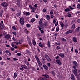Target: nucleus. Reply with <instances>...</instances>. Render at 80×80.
Segmentation results:
<instances>
[{
    "instance_id": "1",
    "label": "nucleus",
    "mask_w": 80,
    "mask_h": 80,
    "mask_svg": "<svg viewBox=\"0 0 80 80\" xmlns=\"http://www.w3.org/2000/svg\"><path fill=\"white\" fill-rule=\"evenodd\" d=\"M20 22L22 25H24V21L23 18H21L20 19Z\"/></svg>"
},
{
    "instance_id": "2",
    "label": "nucleus",
    "mask_w": 80,
    "mask_h": 80,
    "mask_svg": "<svg viewBox=\"0 0 80 80\" xmlns=\"http://www.w3.org/2000/svg\"><path fill=\"white\" fill-rule=\"evenodd\" d=\"M45 57L46 58V59L49 62H50V61H51V59H50V57H49V56L47 54H45Z\"/></svg>"
},
{
    "instance_id": "3",
    "label": "nucleus",
    "mask_w": 80,
    "mask_h": 80,
    "mask_svg": "<svg viewBox=\"0 0 80 80\" xmlns=\"http://www.w3.org/2000/svg\"><path fill=\"white\" fill-rule=\"evenodd\" d=\"M4 52L5 53H6V54L7 53L8 55H9L10 56L11 55H12L11 52H10V51H9V50H6Z\"/></svg>"
},
{
    "instance_id": "4",
    "label": "nucleus",
    "mask_w": 80,
    "mask_h": 80,
    "mask_svg": "<svg viewBox=\"0 0 80 80\" xmlns=\"http://www.w3.org/2000/svg\"><path fill=\"white\" fill-rule=\"evenodd\" d=\"M1 5L4 7H8V4L6 2H3L1 3Z\"/></svg>"
},
{
    "instance_id": "5",
    "label": "nucleus",
    "mask_w": 80,
    "mask_h": 80,
    "mask_svg": "<svg viewBox=\"0 0 80 80\" xmlns=\"http://www.w3.org/2000/svg\"><path fill=\"white\" fill-rule=\"evenodd\" d=\"M11 36L10 34H7L5 36V38L8 39L10 38Z\"/></svg>"
},
{
    "instance_id": "6",
    "label": "nucleus",
    "mask_w": 80,
    "mask_h": 80,
    "mask_svg": "<svg viewBox=\"0 0 80 80\" xmlns=\"http://www.w3.org/2000/svg\"><path fill=\"white\" fill-rule=\"evenodd\" d=\"M71 78L72 80H75V76L73 74H72L71 76Z\"/></svg>"
},
{
    "instance_id": "7",
    "label": "nucleus",
    "mask_w": 80,
    "mask_h": 80,
    "mask_svg": "<svg viewBox=\"0 0 80 80\" xmlns=\"http://www.w3.org/2000/svg\"><path fill=\"white\" fill-rule=\"evenodd\" d=\"M72 40L74 43H77V39L76 37H73L72 39Z\"/></svg>"
},
{
    "instance_id": "8",
    "label": "nucleus",
    "mask_w": 80,
    "mask_h": 80,
    "mask_svg": "<svg viewBox=\"0 0 80 80\" xmlns=\"http://www.w3.org/2000/svg\"><path fill=\"white\" fill-rule=\"evenodd\" d=\"M73 32V30H70L68 31H67L66 32V34H69V33H71Z\"/></svg>"
},
{
    "instance_id": "9",
    "label": "nucleus",
    "mask_w": 80,
    "mask_h": 80,
    "mask_svg": "<svg viewBox=\"0 0 80 80\" xmlns=\"http://www.w3.org/2000/svg\"><path fill=\"white\" fill-rule=\"evenodd\" d=\"M56 62L58 64V65H62V62H60V59H58L56 60Z\"/></svg>"
},
{
    "instance_id": "10",
    "label": "nucleus",
    "mask_w": 80,
    "mask_h": 80,
    "mask_svg": "<svg viewBox=\"0 0 80 80\" xmlns=\"http://www.w3.org/2000/svg\"><path fill=\"white\" fill-rule=\"evenodd\" d=\"M5 26H4V24L2 23L0 24V28L2 29L4 28Z\"/></svg>"
},
{
    "instance_id": "11",
    "label": "nucleus",
    "mask_w": 80,
    "mask_h": 80,
    "mask_svg": "<svg viewBox=\"0 0 80 80\" xmlns=\"http://www.w3.org/2000/svg\"><path fill=\"white\" fill-rule=\"evenodd\" d=\"M18 75V73L16 72H15L14 73V76H13L14 79H15V78H16V77H17Z\"/></svg>"
},
{
    "instance_id": "12",
    "label": "nucleus",
    "mask_w": 80,
    "mask_h": 80,
    "mask_svg": "<svg viewBox=\"0 0 80 80\" xmlns=\"http://www.w3.org/2000/svg\"><path fill=\"white\" fill-rule=\"evenodd\" d=\"M35 58L37 60V62H38V61H39L40 60L39 58L38 57V56L37 55L35 56Z\"/></svg>"
},
{
    "instance_id": "13",
    "label": "nucleus",
    "mask_w": 80,
    "mask_h": 80,
    "mask_svg": "<svg viewBox=\"0 0 80 80\" xmlns=\"http://www.w3.org/2000/svg\"><path fill=\"white\" fill-rule=\"evenodd\" d=\"M73 64L76 66V67L78 66V63L75 61H74L73 62Z\"/></svg>"
},
{
    "instance_id": "14",
    "label": "nucleus",
    "mask_w": 80,
    "mask_h": 80,
    "mask_svg": "<svg viewBox=\"0 0 80 80\" xmlns=\"http://www.w3.org/2000/svg\"><path fill=\"white\" fill-rule=\"evenodd\" d=\"M46 19H47V20H49L50 18V15H47L46 16Z\"/></svg>"
},
{
    "instance_id": "15",
    "label": "nucleus",
    "mask_w": 80,
    "mask_h": 80,
    "mask_svg": "<svg viewBox=\"0 0 80 80\" xmlns=\"http://www.w3.org/2000/svg\"><path fill=\"white\" fill-rule=\"evenodd\" d=\"M43 66L44 69H45V70L48 69V67H47V66L45 65V64Z\"/></svg>"
},
{
    "instance_id": "16",
    "label": "nucleus",
    "mask_w": 80,
    "mask_h": 80,
    "mask_svg": "<svg viewBox=\"0 0 80 80\" xmlns=\"http://www.w3.org/2000/svg\"><path fill=\"white\" fill-rule=\"evenodd\" d=\"M59 56H61V57H62L63 58L65 57V55L63 53H60L58 54Z\"/></svg>"
},
{
    "instance_id": "17",
    "label": "nucleus",
    "mask_w": 80,
    "mask_h": 80,
    "mask_svg": "<svg viewBox=\"0 0 80 80\" xmlns=\"http://www.w3.org/2000/svg\"><path fill=\"white\" fill-rule=\"evenodd\" d=\"M25 32L27 35H28L30 33V32H29V31H28L27 29L25 30Z\"/></svg>"
},
{
    "instance_id": "18",
    "label": "nucleus",
    "mask_w": 80,
    "mask_h": 80,
    "mask_svg": "<svg viewBox=\"0 0 80 80\" xmlns=\"http://www.w3.org/2000/svg\"><path fill=\"white\" fill-rule=\"evenodd\" d=\"M21 67L23 68H27L28 67L25 65H22L21 66Z\"/></svg>"
},
{
    "instance_id": "19",
    "label": "nucleus",
    "mask_w": 80,
    "mask_h": 80,
    "mask_svg": "<svg viewBox=\"0 0 80 80\" xmlns=\"http://www.w3.org/2000/svg\"><path fill=\"white\" fill-rule=\"evenodd\" d=\"M29 7L30 8V9H32V10H33V9H36V8L33 7V6H32L31 5H29Z\"/></svg>"
},
{
    "instance_id": "20",
    "label": "nucleus",
    "mask_w": 80,
    "mask_h": 80,
    "mask_svg": "<svg viewBox=\"0 0 80 80\" xmlns=\"http://www.w3.org/2000/svg\"><path fill=\"white\" fill-rule=\"evenodd\" d=\"M43 22V19L41 18L39 22V24H41V23H42V22Z\"/></svg>"
},
{
    "instance_id": "21",
    "label": "nucleus",
    "mask_w": 80,
    "mask_h": 80,
    "mask_svg": "<svg viewBox=\"0 0 80 80\" xmlns=\"http://www.w3.org/2000/svg\"><path fill=\"white\" fill-rule=\"evenodd\" d=\"M73 72L75 76L77 75V71H73Z\"/></svg>"
},
{
    "instance_id": "22",
    "label": "nucleus",
    "mask_w": 80,
    "mask_h": 80,
    "mask_svg": "<svg viewBox=\"0 0 80 80\" xmlns=\"http://www.w3.org/2000/svg\"><path fill=\"white\" fill-rule=\"evenodd\" d=\"M32 43L34 46H35V45H36V42H35V40H32Z\"/></svg>"
},
{
    "instance_id": "23",
    "label": "nucleus",
    "mask_w": 80,
    "mask_h": 80,
    "mask_svg": "<svg viewBox=\"0 0 80 80\" xmlns=\"http://www.w3.org/2000/svg\"><path fill=\"white\" fill-rule=\"evenodd\" d=\"M3 13V10H1V11L0 13V16H1V17L2 16Z\"/></svg>"
},
{
    "instance_id": "24",
    "label": "nucleus",
    "mask_w": 80,
    "mask_h": 80,
    "mask_svg": "<svg viewBox=\"0 0 80 80\" xmlns=\"http://www.w3.org/2000/svg\"><path fill=\"white\" fill-rule=\"evenodd\" d=\"M60 25L62 27V28H63V27H64V24H63V23L61 22L60 23Z\"/></svg>"
},
{
    "instance_id": "25",
    "label": "nucleus",
    "mask_w": 80,
    "mask_h": 80,
    "mask_svg": "<svg viewBox=\"0 0 80 80\" xmlns=\"http://www.w3.org/2000/svg\"><path fill=\"white\" fill-rule=\"evenodd\" d=\"M65 11L66 12H70V9L68 8H66L65 9Z\"/></svg>"
},
{
    "instance_id": "26",
    "label": "nucleus",
    "mask_w": 80,
    "mask_h": 80,
    "mask_svg": "<svg viewBox=\"0 0 80 80\" xmlns=\"http://www.w3.org/2000/svg\"><path fill=\"white\" fill-rule=\"evenodd\" d=\"M48 47H49V48H50V41H48Z\"/></svg>"
},
{
    "instance_id": "27",
    "label": "nucleus",
    "mask_w": 80,
    "mask_h": 80,
    "mask_svg": "<svg viewBox=\"0 0 80 80\" xmlns=\"http://www.w3.org/2000/svg\"><path fill=\"white\" fill-rule=\"evenodd\" d=\"M73 68H74V70L73 71H77V68H76V67L75 66H73Z\"/></svg>"
},
{
    "instance_id": "28",
    "label": "nucleus",
    "mask_w": 80,
    "mask_h": 80,
    "mask_svg": "<svg viewBox=\"0 0 80 80\" xmlns=\"http://www.w3.org/2000/svg\"><path fill=\"white\" fill-rule=\"evenodd\" d=\"M37 62H38V64L39 65V66L40 67V66H41L42 65V63H41V62H40V61H37Z\"/></svg>"
},
{
    "instance_id": "29",
    "label": "nucleus",
    "mask_w": 80,
    "mask_h": 80,
    "mask_svg": "<svg viewBox=\"0 0 80 80\" xmlns=\"http://www.w3.org/2000/svg\"><path fill=\"white\" fill-rule=\"evenodd\" d=\"M35 19L32 18L31 20V23H33L35 22Z\"/></svg>"
},
{
    "instance_id": "30",
    "label": "nucleus",
    "mask_w": 80,
    "mask_h": 80,
    "mask_svg": "<svg viewBox=\"0 0 80 80\" xmlns=\"http://www.w3.org/2000/svg\"><path fill=\"white\" fill-rule=\"evenodd\" d=\"M61 40L62 41H63V42H66V41H67V40H66L65 39L63 38H61Z\"/></svg>"
},
{
    "instance_id": "31",
    "label": "nucleus",
    "mask_w": 80,
    "mask_h": 80,
    "mask_svg": "<svg viewBox=\"0 0 80 80\" xmlns=\"http://www.w3.org/2000/svg\"><path fill=\"white\" fill-rule=\"evenodd\" d=\"M43 76H45L46 78H49V76L48 75H44Z\"/></svg>"
},
{
    "instance_id": "32",
    "label": "nucleus",
    "mask_w": 80,
    "mask_h": 80,
    "mask_svg": "<svg viewBox=\"0 0 80 80\" xmlns=\"http://www.w3.org/2000/svg\"><path fill=\"white\" fill-rule=\"evenodd\" d=\"M26 27H28V28H29V27H31V25L30 24H26Z\"/></svg>"
},
{
    "instance_id": "33",
    "label": "nucleus",
    "mask_w": 80,
    "mask_h": 80,
    "mask_svg": "<svg viewBox=\"0 0 80 80\" xmlns=\"http://www.w3.org/2000/svg\"><path fill=\"white\" fill-rule=\"evenodd\" d=\"M12 29L14 30H17V28L15 26H13Z\"/></svg>"
},
{
    "instance_id": "34",
    "label": "nucleus",
    "mask_w": 80,
    "mask_h": 80,
    "mask_svg": "<svg viewBox=\"0 0 80 80\" xmlns=\"http://www.w3.org/2000/svg\"><path fill=\"white\" fill-rule=\"evenodd\" d=\"M56 31V32H58L59 31V27H57Z\"/></svg>"
},
{
    "instance_id": "35",
    "label": "nucleus",
    "mask_w": 80,
    "mask_h": 80,
    "mask_svg": "<svg viewBox=\"0 0 80 80\" xmlns=\"http://www.w3.org/2000/svg\"><path fill=\"white\" fill-rule=\"evenodd\" d=\"M12 34H13V35H14L16 36V35H17V32H12Z\"/></svg>"
},
{
    "instance_id": "36",
    "label": "nucleus",
    "mask_w": 80,
    "mask_h": 80,
    "mask_svg": "<svg viewBox=\"0 0 80 80\" xmlns=\"http://www.w3.org/2000/svg\"><path fill=\"white\" fill-rule=\"evenodd\" d=\"M30 12H27L26 13V15H28V16L30 15Z\"/></svg>"
},
{
    "instance_id": "37",
    "label": "nucleus",
    "mask_w": 80,
    "mask_h": 80,
    "mask_svg": "<svg viewBox=\"0 0 80 80\" xmlns=\"http://www.w3.org/2000/svg\"><path fill=\"white\" fill-rule=\"evenodd\" d=\"M25 63H26V64L28 66L29 65H30V64L29 63H28V61H26Z\"/></svg>"
},
{
    "instance_id": "38",
    "label": "nucleus",
    "mask_w": 80,
    "mask_h": 80,
    "mask_svg": "<svg viewBox=\"0 0 80 80\" xmlns=\"http://www.w3.org/2000/svg\"><path fill=\"white\" fill-rule=\"evenodd\" d=\"M50 15H53V11H51L50 12Z\"/></svg>"
},
{
    "instance_id": "39",
    "label": "nucleus",
    "mask_w": 80,
    "mask_h": 80,
    "mask_svg": "<svg viewBox=\"0 0 80 80\" xmlns=\"http://www.w3.org/2000/svg\"><path fill=\"white\" fill-rule=\"evenodd\" d=\"M17 55H18V56H21V55H22V54L20 52H18L17 53Z\"/></svg>"
},
{
    "instance_id": "40",
    "label": "nucleus",
    "mask_w": 80,
    "mask_h": 80,
    "mask_svg": "<svg viewBox=\"0 0 80 80\" xmlns=\"http://www.w3.org/2000/svg\"><path fill=\"white\" fill-rule=\"evenodd\" d=\"M72 28H73V29L75 28V24H74L73 25H72Z\"/></svg>"
},
{
    "instance_id": "41",
    "label": "nucleus",
    "mask_w": 80,
    "mask_h": 80,
    "mask_svg": "<svg viewBox=\"0 0 80 80\" xmlns=\"http://www.w3.org/2000/svg\"><path fill=\"white\" fill-rule=\"evenodd\" d=\"M51 73L53 74V75H55V72H54V71H51Z\"/></svg>"
},
{
    "instance_id": "42",
    "label": "nucleus",
    "mask_w": 80,
    "mask_h": 80,
    "mask_svg": "<svg viewBox=\"0 0 80 80\" xmlns=\"http://www.w3.org/2000/svg\"><path fill=\"white\" fill-rule=\"evenodd\" d=\"M28 43H29V45L30 46H31V45H32V42H31L30 41H29L28 42Z\"/></svg>"
},
{
    "instance_id": "43",
    "label": "nucleus",
    "mask_w": 80,
    "mask_h": 80,
    "mask_svg": "<svg viewBox=\"0 0 80 80\" xmlns=\"http://www.w3.org/2000/svg\"><path fill=\"white\" fill-rule=\"evenodd\" d=\"M47 65H48V67H50L51 64H50V63L48 62L47 63Z\"/></svg>"
},
{
    "instance_id": "44",
    "label": "nucleus",
    "mask_w": 80,
    "mask_h": 80,
    "mask_svg": "<svg viewBox=\"0 0 80 80\" xmlns=\"http://www.w3.org/2000/svg\"><path fill=\"white\" fill-rule=\"evenodd\" d=\"M53 23H56V19H53Z\"/></svg>"
},
{
    "instance_id": "45",
    "label": "nucleus",
    "mask_w": 80,
    "mask_h": 80,
    "mask_svg": "<svg viewBox=\"0 0 80 80\" xmlns=\"http://www.w3.org/2000/svg\"><path fill=\"white\" fill-rule=\"evenodd\" d=\"M78 8H79L80 9V4H78L77 5Z\"/></svg>"
},
{
    "instance_id": "46",
    "label": "nucleus",
    "mask_w": 80,
    "mask_h": 80,
    "mask_svg": "<svg viewBox=\"0 0 80 80\" xmlns=\"http://www.w3.org/2000/svg\"><path fill=\"white\" fill-rule=\"evenodd\" d=\"M39 25L41 27H43V24L42 23L40 24H39Z\"/></svg>"
},
{
    "instance_id": "47",
    "label": "nucleus",
    "mask_w": 80,
    "mask_h": 80,
    "mask_svg": "<svg viewBox=\"0 0 80 80\" xmlns=\"http://www.w3.org/2000/svg\"><path fill=\"white\" fill-rule=\"evenodd\" d=\"M68 17H71V15L70 14H69V13H68Z\"/></svg>"
},
{
    "instance_id": "48",
    "label": "nucleus",
    "mask_w": 80,
    "mask_h": 80,
    "mask_svg": "<svg viewBox=\"0 0 80 80\" xmlns=\"http://www.w3.org/2000/svg\"><path fill=\"white\" fill-rule=\"evenodd\" d=\"M43 11L44 12H45V13H46V12H47V10H46V9L45 8L43 9Z\"/></svg>"
},
{
    "instance_id": "49",
    "label": "nucleus",
    "mask_w": 80,
    "mask_h": 80,
    "mask_svg": "<svg viewBox=\"0 0 80 80\" xmlns=\"http://www.w3.org/2000/svg\"><path fill=\"white\" fill-rule=\"evenodd\" d=\"M34 7L36 8H37V7H38V4H35L34 5Z\"/></svg>"
},
{
    "instance_id": "50",
    "label": "nucleus",
    "mask_w": 80,
    "mask_h": 80,
    "mask_svg": "<svg viewBox=\"0 0 80 80\" xmlns=\"http://www.w3.org/2000/svg\"><path fill=\"white\" fill-rule=\"evenodd\" d=\"M37 36L38 37H40V36H42V34L40 33H38L37 34Z\"/></svg>"
},
{
    "instance_id": "51",
    "label": "nucleus",
    "mask_w": 80,
    "mask_h": 80,
    "mask_svg": "<svg viewBox=\"0 0 80 80\" xmlns=\"http://www.w3.org/2000/svg\"><path fill=\"white\" fill-rule=\"evenodd\" d=\"M58 25V21H57V22H56L55 24V26H57Z\"/></svg>"
},
{
    "instance_id": "52",
    "label": "nucleus",
    "mask_w": 80,
    "mask_h": 80,
    "mask_svg": "<svg viewBox=\"0 0 80 80\" xmlns=\"http://www.w3.org/2000/svg\"><path fill=\"white\" fill-rule=\"evenodd\" d=\"M41 33L42 34H43V33H44V31H43V30H41Z\"/></svg>"
},
{
    "instance_id": "53",
    "label": "nucleus",
    "mask_w": 80,
    "mask_h": 80,
    "mask_svg": "<svg viewBox=\"0 0 80 80\" xmlns=\"http://www.w3.org/2000/svg\"><path fill=\"white\" fill-rule=\"evenodd\" d=\"M77 22L78 23H80V19H78L77 20Z\"/></svg>"
},
{
    "instance_id": "54",
    "label": "nucleus",
    "mask_w": 80,
    "mask_h": 80,
    "mask_svg": "<svg viewBox=\"0 0 80 80\" xmlns=\"http://www.w3.org/2000/svg\"><path fill=\"white\" fill-rule=\"evenodd\" d=\"M17 15L18 17H19L20 15V13L19 12L18 13H17Z\"/></svg>"
},
{
    "instance_id": "55",
    "label": "nucleus",
    "mask_w": 80,
    "mask_h": 80,
    "mask_svg": "<svg viewBox=\"0 0 80 80\" xmlns=\"http://www.w3.org/2000/svg\"><path fill=\"white\" fill-rule=\"evenodd\" d=\"M38 28L39 30L40 31H41V30H42V28H40V27L39 26H38Z\"/></svg>"
},
{
    "instance_id": "56",
    "label": "nucleus",
    "mask_w": 80,
    "mask_h": 80,
    "mask_svg": "<svg viewBox=\"0 0 80 80\" xmlns=\"http://www.w3.org/2000/svg\"><path fill=\"white\" fill-rule=\"evenodd\" d=\"M12 39H13V40H14V41H15V42H17V40H16V39H15V38H13Z\"/></svg>"
},
{
    "instance_id": "57",
    "label": "nucleus",
    "mask_w": 80,
    "mask_h": 80,
    "mask_svg": "<svg viewBox=\"0 0 80 80\" xmlns=\"http://www.w3.org/2000/svg\"><path fill=\"white\" fill-rule=\"evenodd\" d=\"M35 17H36V18L38 19V18L39 16L38 15H37V14H36L35 15Z\"/></svg>"
},
{
    "instance_id": "58",
    "label": "nucleus",
    "mask_w": 80,
    "mask_h": 80,
    "mask_svg": "<svg viewBox=\"0 0 80 80\" xmlns=\"http://www.w3.org/2000/svg\"><path fill=\"white\" fill-rule=\"evenodd\" d=\"M2 50L1 49L0 50V55H2Z\"/></svg>"
},
{
    "instance_id": "59",
    "label": "nucleus",
    "mask_w": 80,
    "mask_h": 80,
    "mask_svg": "<svg viewBox=\"0 0 80 80\" xmlns=\"http://www.w3.org/2000/svg\"><path fill=\"white\" fill-rule=\"evenodd\" d=\"M69 8H70V9H72V10H73V7H72V6H70Z\"/></svg>"
},
{
    "instance_id": "60",
    "label": "nucleus",
    "mask_w": 80,
    "mask_h": 80,
    "mask_svg": "<svg viewBox=\"0 0 80 80\" xmlns=\"http://www.w3.org/2000/svg\"><path fill=\"white\" fill-rule=\"evenodd\" d=\"M75 20L72 21V22H71V24H73V23H75Z\"/></svg>"
},
{
    "instance_id": "61",
    "label": "nucleus",
    "mask_w": 80,
    "mask_h": 80,
    "mask_svg": "<svg viewBox=\"0 0 80 80\" xmlns=\"http://www.w3.org/2000/svg\"><path fill=\"white\" fill-rule=\"evenodd\" d=\"M39 45L40 46V47H42V44L41 43H39Z\"/></svg>"
},
{
    "instance_id": "62",
    "label": "nucleus",
    "mask_w": 80,
    "mask_h": 80,
    "mask_svg": "<svg viewBox=\"0 0 80 80\" xmlns=\"http://www.w3.org/2000/svg\"><path fill=\"white\" fill-rule=\"evenodd\" d=\"M56 48L58 49H61V48H60V47L59 46H57Z\"/></svg>"
},
{
    "instance_id": "63",
    "label": "nucleus",
    "mask_w": 80,
    "mask_h": 80,
    "mask_svg": "<svg viewBox=\"0 0 80 80\" xmlns=\"http://www.w3.org/2000/svg\"><path fill=\"white\" fill-rule=\"evenodd\" d=\"M41 80H46V78H43L41 79Z\"/></svg>"
},
{
    "instance_id": "64",
    "label": "nucleus",
    "mask_w": 80,
    "mask_h": 80,
    "mask_svg": "<svg viewBox=\"0 0 80 80\" xmlns=\"http://www.w3.org/2000/svg\"><path fill=\"white\" fill-rule=\"evenodd\" d=\"M53 17H54V16H53V15H52L51 16V18H53Z\"/></svg>"
}]
</instances>
